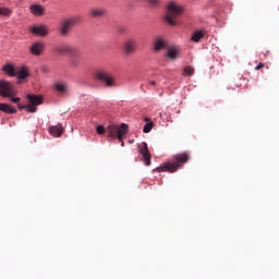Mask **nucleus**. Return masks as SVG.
Returning a JSON list of instances; mask_svg holds the SVG:
<instances>
[{
	"label": "nucleus",
	"mask_w": 279,
	"mask_h": 279,
	"mask_svg": "<svg viewBox=\"0 0 279 279\" xmlns=\"http://www.w3.org/2000/svg\"><path fill=\"white\" fill-rule=\"evenodd\" d=\"M191 160V154L187 151L177 154L172 157V159L159 168H156V171L160 173V171H167L168 173H175L179 169H182L186 162Z\"/></svg>",
	"instance_id": "f257e3e1"
},
{
	"label": "nucleus",
	"mask_w": 279,
	"mask_h": 279,
	"mask_svg": "<svg viewBox=\"0 0 279 279\" xmlns=\"http://www.w3.org/2000/svg\"><path fill=\"white\" fill-rule=\"evenodd\" d=\"M182 14H184V5L171 1L167 4V12L163 19L168 25L175 27V25H179L178 17L182 16Z\"/></svg>",
	"instance_id": "f03ea898"
},
{
	"label": "nucleus",
	"mask_w": 279,
	"mask_h": 279,
	"mask_svg": "<svg viewBox=\"0 0 279 279\" xmlns=\"http://www.w3.org/2000/svg\"><path fill=\"white\" fill-rule=\"evenodd\" d=\"M128 134V124L122 123L120 126L110 124L107 128V136L109 138H118V141H123V137Z\"/></svg>",
	"instance_id": "7ed1b4c3"
},
{
	"label": "nucleus",
	"mask_w": 279,
	"mask_h": 279,
	"mask_svg": "<svg viewBox=\"0 0 279 279\" xmlns=\"http://www.w3.org/2000/svg\"><path fill=\"white\" fill-rule=\"evenodd\" d=\"M77 23H80V17H69L63 20L59 26L60 36H63L64 38L71 36V32Z\"/></svg>",
	"instance_id": "20e7f679"
},
{
	"label": "nucleus",
	"mask_w": 279,
	"mask_h": 279,
	"mask_svg": "<svg viewBox=\"0 0 279 279\" xmlns=\"http://www.w3.org/2000/svg\"><path fill=\"white\" fill-rule=\"evenodd\" d=\"M57 53L61 56H72L73 58H80V48L71 45H61L57 47Z\"/></svg>",
	"instance_id": "39448f33"
},
{
	"label": "nucleus",
	"mask_w": 279,
	"mask_h": 279,
	"mask_svg": "<svg viewBox=\"0 0 279 279\" xmlns=\"http://www.w3.org/2000/svg\"><path fill=\"white\" fill-rule=\"evenodd\" d=\"M122 49L124 51V54L126 56H134L136 51H138V41L134 38H129L124 41Z\"/></svg>",
	"instance_id": "423d86ee"
},
{
	"label": "nucleus",
	"mask_w": 279,
	"mask_h": 279,
	"mask_svg": "<svg viewBox=\"0 0 279 279\" xmlns=\"http://www.w3.org/2000/svg\"><path fill=\"white\" fill-rule=\"evenodd\" d=\"M96 77L99 82H105L106 86H114V77L106 70H100L96 72Z\"/></svg>",
	"instance_id": "0eeeda50"
},
{
	"label": "nucleus",
	"mask_w": 279,
	"mask_h": 279,
	"mask_svg": "<svg viewBox=\"0 0 279 279\" xmlns=\"http://www.w3.org/2000/svg\"><path fill=\"white\" fill-rule=\"evenodd\" d=\"M138 153L141 154L145 165L149 167L151 165V154H149V148L145 142L138 144Z\"/></svg>",
	"instance_id": "6e6552de"
},
{
	"label": "nucleus",
	"mask_w": 279,
	"mask_h": 279,
	"mask_svg": "<svg viewBox=\"0 0 279 279\" xmlns=\"http://www.w3.org/2000/svg\"><path fill=\"white\" fill-rule=\"evenodd\" d=\"M0 95H2V97H14V89L12 88V83L1 81Z\"/></svg>",
	"instance_id": "1a4fd4ad"
},
{
	"label": "nucleus",
	"mask_w": 279,
	"mask_h": 279,
	"mask_svg": "<svg viewBox=\"0 0 279 279\" xmlns=\"http://www.w3.org/2000/svg\"><path fill=\"white\" fill-rule=\"evenodd\" d=\"M108 10L104 7H95L92 8L89 11V15L92 19H104V16H107Z\"/></svg>",
	"instance_id": "9d476101"
},
{
	"label": "nucleus",
	"mask_w": 279,
	"mask_h": 279,
	"mask_svg": "<svg viewBox=\"0 0 279 279\" xmlns=\"http://www.w3.org/2000/svg\"><path fill=\"white\" fill-rule=\"evenodd\" d=\"M31 34L35 36H47L49 28L46 25H35L31 28Z\"/></svg>",
	"instance_id": "9b49d317"
},
{
	"label": "nucleus",
	"mask_w": 279,
	"mask_h": 279,
	"mask_svg": "<svg viewBox=\"0 0 279 279\" xmlns=\"http://www.w3.org/2000/svg\"><path fill=\"white\" fill-rule=\"evenodd\" d=\"M29 10L34 16H45L46 9L43 4H32Z\"/></svg>",
	"instance_id": "f8f14e48"
},
{
	"label": "nucleus",
	"mask_w": 279,
	"mask_h": 279,
	"mask_svg": "<svg viewBox=\"0 0 279 279\" xmlns=\"http://www.w3.org/2000/svg\"><path fill=\"white\" fill-rule=\"evenodd\" d=\"M43 51H45L44 43L37 41V43H34L31 47V53H33V56H40Z\"/></svg>",
	"instance_id": "ddd939ff"
},
{
	"label": "nucleus",
	"mask_w": 279,
	"mask_h": 279,
	"mask_svg": "<svg viewBox=\"0 0 279 279\" xmlns=\"http://www.w3.org/2000/svg\"><path fill=\"white\" fill-rule=\"evenodd\" d=\"M27 99L32 106H40L43 104V96L36 94H28Z\"/></svg>",
	"instance_id": "4468645a"
},
{
	"label": "nucleus",
	"mask_w": 279,
	"mask_h": 279,
	"mask_svg": "<svg viewBox=\"0 0 279 279\" xmlns=\"http://www.w3.org/2000/svg\"><path fill=\"white\" fill-rule=\"evenodd\" d=\"M29 75V69L27 66H17L16 71V77L20 80H27V76Z\"/></svg>",
	"instance_id": "2eb2a0df"
},
{
	"label": "nucleus",
	"mask_w": 279,
	"mask_h": 279,
	"mask_svg": "<svg viewBox=\"0 0 279 279\" xmlns=\"http://www.w3.org/2000/svg\"><path fill=\"white\" fill-rule=\"evenodd\" d=\"M49 132H50L51 136H54L56 138H58L59 136H62V133L64 132V128H62V125H60V124L50 126Z\"/></svg>",
	"instance_id": "dca6fc26"
},
{
	"label": "nucleus",
	"mask_w": 279,
	"mask_h": 279,
	"mask_svg": "<svg viewBox=\"0 0 279 279\" xmlns=\"http://www.w3.org/2000/svg\"><path fill=\"white\" fill-rule=\"evenodd\" d=\"M0 112H5V114H16V108L0 102Z\"/></svg>",
	"instance_id": "f3484780"
},
{
	"label": "nucleus",
	"mask_w": 279,
	"mask_h": 279,
	"mask_svg": "<svg viewBox=\"0 0 279 279\" xmlns=\"http://www.w3.org/2000/svg\"><path fill=\"white\" fill-rule=\"evenodd\" d=\"M17 69H19V66L15 68L12 64H7L3 66L4 73H7V75H10V77H16Z\"/></svg>",
	"instance_id": "a211bd4d"
},
{
	"label": "nucleus",
	"mask_w": 279,
	"mask_h": 279,
	"mask_svg": "<svg viewBox=\"0 0 279 279\" xmlns=\"http://www.w3.org/2000/svg\"><path fill=\"white\" fill-rule=\"evenodd\" d=\"M204 36H206V32L204 31H196L192 34L191 36V40L192 43H201L202 38H204Z\"/></svg>",
	"instance_id": "6ab92c4d"
},
{
	"label": "nucleus",
	"mask_w": 279,
	"mask_h": 279,
	"mask_svg": "<svg viewBox=\"0 0 279 279\" xmlns=\"http://www.w3.org/2000/svg\"><path fill=\"white\" fill-rule=\"evenodd\" d=\"M167 47V41L162 38H157L154 44V50L155 51H161V49H165Z\"/></svg>",
	"instance_id": "aec40b11"
},
{
	"label": "nucleus",
	"mask_w": 279,
	"mask_h": 279,
	"mask_svg": "<svg viewBox=\"0 0 279 279\" xmlns=\"http://www.w3.org/2000/svg\"><path fill=\"white\" fill-rule=\"evenodd\" d=\"M0 16H12V9L0 7Z\"/></svg>",
	"instance_id": "412c9836"
},
{
	"label": "nucleus",
	"mask_w": 279,
	"mask_h": 279,
	"mask_svg": "<svg viewBox=\"0 0 279 279\" xmlns=\"http://www.w3.org/2000/svg\"><path fill=\"white\" fill-rule=\"evenodd\" d=\"M54 88L59 93H66V90H68L66 84H64V83H57V84H54Z\"/></svg>",
	"instance_id": "4be33fe9"
},
{
	"label": "nucleus",
	"mask_w": 279,
	"mask_h": 279,
	"mask_svg": "<svg viewBox=\"0 0 279 279\" xmlns=\"http://www.w3.org/2000/svg\"><path fill=\"white\" fill-rule=\"evenodd\" d=\"M178 49L171 48L168 50V58H170V60H175V58H178Z\"/></svg>",
	"instance_id": "5701e85b"
},
{
	"label": "nucleus",
	"mask_w": 279,
	"mask_h": 279,
	"mask_svg": "<svg viewBox=\"0 0 279 279\" xmlns=\"http://www.w3.org/2000/svg\"><path fill=\"white\" fill-rule=\"evenodd\" d=\"M153 128H154V122L146 123L143 128V133L149 134V132H151Z\"/></svg>",
	"instance_id": "b1692460"
},
{
	"label": "nucleus",
	"mask_w": 279,
	"mask_h": 279,
	"mask_svg": "<svg viewBox=\"0 0 279 279\" xmlns=\"http://www.w3.org/2000/svg\"><path fill=\"white\" fill-rule=\"evenodd\" d=\"M183 71H184L185 75H189V76L195 74V69H193L191 65L185 66Z\"/></svg>",
	"instance_id": "393cba45"
},
{
	"label": "nucleus",
	"mask_w": 279,
	"mask_h": 279,
	"mask_svg": "<svg viewBox=\"0 0 279 279\" xmlns=\"http://www.w3.org/2000/svg\"><path fill=\"white\" fill-rule=\"evenodd\" d=\"M25 110H26V112L34 113V112H36V110H38V108H36V106H34V105H25Z\"/></svg>",
	"instance_id": "a878e982"
},
{
	"label": "nucleus",
	"mask_w": 279,
	"mask_h": 279,
	"mask_svg": "<svg viewBox=\"0 0 279 279\" xmlns=\"http://www.w3.org/2000/svg\"><path fill=\"white\" fill-rule=\"evenodd\" d=\"M78 65H80V60L77 59L70 60V66H72L73 69H76V66Z\"/></svg>",
	"instance_id": "bb28decb"
},
{
	"label": "nucleus",
	"mask_w": 279,
	"mask_h": 279,
	"mask_svg": "<svg viewBox=\"0 0 279 279\" xmlns=\"http://www.w3.org/2000/svg\"><path fill=\"white\" fill-rule=\"evenodd\" d=\"M153 8L160 5V0H146Z\"/></svg>",
	"instance_id": "cd10ccee"
},
{
	"label": "nucleus",
	"mask_w": 279,
	"mask_h": 279,
	"mask_svg": "<svg viewBox=\"0 0 279 279\" xmlns=\"http://www.w3.org/2000/svg\"><path fill=\"white\" fill-rule=\"evenodd\" d=\"M97 134H105L106 128L104 125H98L96 129Z\"/></svg>",
	"instance_id": "c85d7f7f"
},
{
	"label": "nucleus",
	"mask_w": 279,
	"mask_h": 279,
	"mask_svg": "<svg viewBox=\"0 0 279 279\" xmlns=\"http://www.w3.org/2000/svg\"><path fill=\"white\" fill-rule=\"evenodd\" d=\"M11 101H12L13 104H19V101H21V98H19V97H12V96H11Z\"/></svg>",
	"instance_id": "c756f323"
},
{
	"label": "nucleus",
	"mask_w": 279,
	"mask_h": 279,
	"mask_svg": "<svg viewBox=\"0 0 279 279\" xmlns=\"http://www.w3.org/2000/svg\"><path fill=\"white\" fill-rule=\"evenodd\" d=\"M260 69H265V64H264V63H259V64L255 68L256 71H260Z\"/></svg>",
	"instance_id": "7c9ffc66"
},
{
	"label": "nucleus",
	"mask_w": 279,
	"mask_h": 279,
	"mask_svg": "<svg viewBox=\"0 0 279 279\" xmlns=\"http://www.w3.org/2000/svg\"><path fill=\"white\" fill-rule=\"evenodd\" d=\"M17 108H19V110H25V105H23V104H17Z\"/></svg>",
	"instance_id": "2f4dec72"
},
{
	"label": "nucleus",
	"mask_w": 279,
	"mask_h": 279,
	"mask_svg": "<svg viewBox=\"0 0 279 279\" xmlns=\"http://www.w3.org/2000/svg\"><path fill=\"white\" fill-rule=\"evenodd\" d=\"M41 69H43V72H44V73H49V68L44 66V68H41Z\"/></svg>",
	"instance_id": "473e14b6"
},
{
	"label": "nucleus",
	"mask_w": 279,
	"mask_h": 279,
	"mask_svg": "<svg viewBox=\"0 0 279 279\" xmlns=\"http://www.w3.org/2000/svg\"><path fill=\"white\" fill-rule=\"evenodd\" d=\"M149 86H154L156 84V81H149Z\"/></svg>",
	"instance_id": "72a5a7b5"
},
{
	"label": "nucleus",
	"mask_w": 279,
	"mask_h": 279,
	"mask_svg": "<svg viewBox=\"0 0 279 279\" xmlns=\"http://www.w3.org/2000/svg\"><path fill=\"white\" fill-rule=\"evenodd\" d=\"M120 143H121V147H125V143L123 142V140H121Z\"/></svg>",
	"instance_id": "f704fd0d"
},
{
	"label": "nucleus",
	"mask_w": 279,
	"mask_h": 279,
	"mask_svg": "<svg viewBox=\"0 0 279 279\" xmlns=\"http://www.w3.org/2000/svg\"><path fill=\"white\" fill-rule=\"evenodd\" d=\"M146 123L149 122V118H145Z\"/></svg>",
	"instance_id": "c9c22d12"
}]
</instances>
